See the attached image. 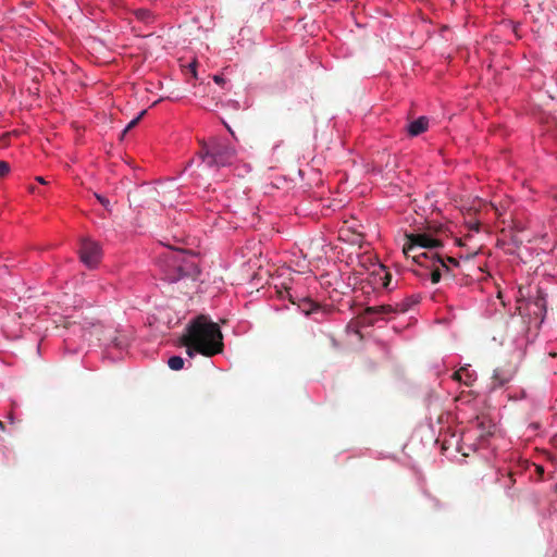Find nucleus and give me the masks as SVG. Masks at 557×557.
I'll return each mask as SVG.
<instances>
[{
	"instance_id": "obj_1",
	"label": "nucleus",
	"mask_w": 557,
	"mask_h": 557,
	"mask_svg": "<svg viewBox=\"0 0 557 557\" xmlns=\"http://www.w3.org/2000/svg\"><path fill=\"white\" fill-rule=\"evenodd\" d=\"M188 342L196 351L206 357H212L223 350V335L219 325L209 321L205 315L193 320L186 330Z\"/></svg>"
},
{
	"instance_id": "obj_2",
	"label": "nucleus",
	"mask_w": 557,
	"mask_h": 557,
	"mask_svg": "<svg viewBox=\"0 0 557 557\" xmlns=\"http://www.w3.org/2000/svg\"><path fill=\"white\" fill-rule=\"evenodd\" d=\"M442 230V225H429L426 232L406 234V244L403 247L404 255L409 256L410 250L428 249V251H433L435 248L443 247V242L435 237V235L440 234Z\"/></svg>"
},
{
	"instance_id": "obj_3",
	"label": "nucleus",
	"mask_w": 557,
	"mask_h": 557,
	"mask_svg": "<svg viewBox=\"0 0 557 557\" xmlns=\"http://www.w3.org/2000/svg\"><path fill=\"white\" fill-rule=\"evenodd\" d=\"M413 261L425 269L424 272L414 271L416 275H429L433 284H437L443 274L449 275V265L440 253H418L413 256Z\"/></svg>"
},
{
	"instance_id": "obj_4",
	"label": "nucleus",
	"mask_w": 557,
	"mask_h": 557,
	"mask_svg": "<svg viewBox=\"0 0 557 557\" xmlns=\"http://www.w3.org/2000/svg\"><path fill=\"white\" fill-rule=\"evenodd\" d=\"M199 156L208 166L231 165L236 157V151L230 145L222 141H214L211 146L201 148Z\"/></svg>"
},
{
	"instance_id": "obj_5",
	"label": "nucleus",
	"mask_w": 557,
	"mask_h": 557,
	"mask_svg": "<svg viewBox=\"0 0 557 557\" xmlns=\"http://www.w3.org/2000/svg\"><path fill=\"white\" fill-rule=\"evenodd\" d=\"M79 256L84 264L94 268L100 261L101 250L96 242L84 239L81 244Z\"/></svg>"
},
{
	"instance_id": "obj_6",
	"label": "nucleus",
	"mask_w": 557,
	"mask_h": 557,
	"mask_svg": "<svg viewBox=\"0 0 557 557\" xmlns=\"http://www.w3.org/2000/svg\"><path fill=\"white\" fill-rule=\"evenodd\" d=\"M517 309L520 315L529 317V322H531V315L533 314L535 318H540V323H542L546 313L545 299L542 296H539L535 300L527 302L524 306H518Z\"/></svg>"
},
{
	"instance_id": "obj_7",
	"label": "nucleus",
	"mask_w": 557,
	"mask_h": 557,
	"mask_svg": "<svg viewBox=\"0 0 557 557\" xmlns=\"http://www.w3.org/2000/svg\"><path fill=\"white\" fill-rule=\"evenodd\" d=\"M392 312H394V308L391 305L368 307L364 309L360 319H361L362 324L372 325L377 320L376 318H374V315H384V314H389Z\"/></svg>"
},
{
	"instance_id": "obj_8",
	"label": "nucleus",
	"mask_w": 557,
	"mask_h": 557,
	"mask_svg": "<svg viewBox=\"0 0 557 557\" xmlns=\"http://www.w3.org/2000/svg\"><path fill=\"white\" fill-rule=\"evenodd\" d=\"M471 423L472 426L478 431V436L481 440L491 436L496 428L493 421L485 414L478 416Z\"/></svg>"
},
{
	"instance_id": "obj_9",
	"label": "nucleus",
	"mask_w": 557,
	"mask_h": 557,
	"mask_svg": "<svg viewBox=\"0 0 557 557\" xmlns=\"http://www.w3.org/2000/svg\"><path fill=\"white\" fill-rule=\"evenodd\" d=\"M429 120L425 116H420L408 125V133L411 136H418L428 129Z\"/></svg>"
},
{
	"instance_id": "obj_10",
	"label": "nucleus",
	"mask_w": 557,
	"mask_h": 557,
	"mask_svg": "<svg viewBox=\"0 0 557 557\" xmlns=\"http://www.w3.org/2000/svg\"><path fill=\"white\" fill-rule=\"evenodd\" d=\"M510 380H511L510 373H508L502 369H496L492 376V389L504 386Z\"/></svg>"
},
{
	"instance_id": "obj_11",
	"label": "nucleus",
	"mask_w": 557,
	"mask_h": 557,
	"mask_svg": "<svg viewBox=\"0 0 557 557\" xmlns=\"http://www.w3.org/2000/svg\"><path fill=\"white\" fill-rule=\"evenodd\" d=\"M453 379L458 382H462L467 386H471L473 382V375L467 368H460L454 372Z\"/></svg>"
},
{
	"instance_id": "obj_12",
	"label": "nucleus",
	"mask_w": 557,
	"mask_h": 557,
	"mask_svg": "<svg viewBox=\"0 0 557 557\" xmlns=\"http://www.w3.org/2000/svg\"><path fill=\"white\" fill-rule=\"evenodd\" d=\"M298 308L301 310V312H304L306 315H309L311 313H313L314 311H317L320 307L318 304H315L314 301H312L311 299H302L299 304H298Z\"/></svg>"
},
{
	"instance_id": "obj_13",
	"label": "nucleus",
	"mask_w": 557,
	"mask_h": 557,
	"mask_svg": "<svg viewBox=\"0 0 557 557\" xmlns=\"http://www.w3.org/2000/svg\"><path fill=\"white\" fill-rule=\"evenodd\" d=\"M168 366L174 371H178L184 367V359L180 356H173L168 360Z\"/></svg>"
},
{
	"instance_id": "obj_14",
	"label": "nucleus",
	"mask_w": 557,
	"mask_h": 557,
	"mask_svg": "<svg viewBox=\"0 0 557 557\" xmlns=\"http://www.w3.org/2000/svg\"><path fill=\"white\" fill-rule=\"evenodd\" d=\"M134 14L137 17V20L145 22V23L150 22L152 18L151 12L147 9H138L134 12Z\"/></svg>"
},
{
	"instance_id": "obj_15",
	"label": "nucleus",
	"mask_w": 557,
	"mask_h": 557,
	"mask_svg": "<svg viewBox=\"0 0 557 557\" xmlns=\"http://www.w3.org/2000/svg\"><path fill=\"white\" fill-rule=\"evenodd\" d=\"M181 341H182V344H183L184 346H186V347H187V350H186L187 355H188L189 357H194V356H195V352H197V351H196V347H194V346L188 342V337L184 334V335L182 336Z\"/></svg>"
},
{
	"instance_id": "obj_16",
	"label": "nucleus",
	"mask_w": 557,
	"mask_h": 557,
	"mask_svg": "<svg viewBox=\"0 0 557 557\" xmlns=\"http://www.w3.org/2000/svg\"><path fill=\"white\" fill-rule=\"evenodd\" d=\"M146 114V110L141 111L139 113V115L135 119H133L128 124L127 126L125 127V129L123 131V133L125 134L126 132H128L129 129H132L133 127H135L138 122L140 121V119Z\"/></svg>"
},
{
	"instance_id": "obj_17",
	"label": "nucleus",
	"mask_w": 557,
	"mask_h": 557,
	"mask_svg": "<svg viewBox=\"0 0 557 557\" xmlns=\"http://www.w3.org/2000/svg\"><path fill=\"white\" fill-rule=\"evenodd\" d=\"M444 261L449 265V270L451 269V267L459 265V261L454 257H446V258H444ZM449 276L454 277V275L450 272H449Z\"/></svg>"
},
{
	"instance_id": "obj_18",
	"label": "nucleus",
	"mask_w": 557,
	"mask_h": 557,
	"mask_svg": "<svg viewBox=\"0 0 557 557\" xmlns=\"http://www.w3.org/2000/svg\"><path fill=\"white\" fill-rule=\"evenodd\" d=\"M10 172V165L7 161H0V177L5 176Z\"/></svg>"
},
{
	"instance_id": "obj_19",
	"label": "nucleus",
	"mask_w": 557,
	"mask_h": 557,
	"mask_svg": "<svg viewBox=\"0 0 557 557\" xmlns=\"http://www.w3.org/2000/svg\"><path fill=\"white\" fill-rule=\"evenodd\" d=\"M381 280H382L383 287L388 288L391 280H392L391 273L385 272L384 276Z\"/></svg>"
},
{
	"instance_id": "obj_20",
	"label": "nucleus",
	"mask_w": 557,
	"mask_h": 557,
	"mask_svg": "<svg viewBox=\"0 0 557 557\" xmlns=\"http://www.w3.org/2000/svg\"><path fill=\"white\" fill-rule=\"evenodd\" d=\"M418 253H436L435 251H421V250H410V255L408 257H411L413 259L414 255Z\"/></svg>"
},
{
	"instance_id": "obj_21",
	"label": "nucleus",
	"mask_w": 557,
	"mask_h": 557,
	"mask_svg": "<svg viewBox=\"0 0 557 557\" xmlns=\"http://www.w3.org/2000/svg\"><path fill=\"white\" fill-rule=\"evenodd\" d=\"M97 199L100 201L101 205L103 206H108L109 203V200L106 199L104 197L100 196V195H96Z\"/></svg>"
},
{
	"instance_id": "obj_22",
	"label": "nucleus",
	"mask_w": 557,
	"mask_h": 557,
	"mask_svg": "<svg viewBox=\"0 0 557 557\" xmlns=\"http://www.w3.org/2000/svg\"><path fill=\"white\" fill-rule=\"evenodd\" d=\"M213 79H214V82H215L216 84H219V85H222V84L224 83V78H223L222 76H220V75H215V76L213 77Z\"/></svg>"
},
{
	"instance_id": "obj_23",
	"label": "nucleus",
	"mask_w": 557,
	"mask_h": 557,
	"mask_svg": "<svg viewBox=\"0 0 557 557\" xmlns=\"http://www.w3.org/2000/svg\"><path fill=\"white\" fill-rule=\"evenodd\" d=\"M36 181H37V182H39L40 184H46V183H47V182L45 181V178H44V177H41V176H37V177H36Z\"/></svg>"
},
{
	"instance_id": "obj_24",
	"label": "nucleus",
	"mask_w": 557,
	"mask_h": 557,
	"mask_svg": "<svg viewBox=\"0 0 557 557\" xmlns=\"http://www.w3.org/2000/svg\"><path fill=\"white\" fill-rule=\"evenodd\" d=\"M4 429V424L2 423V421L0 420V430H3Z\"/></svg>"
},
{
	"instance_id": "obj_25",
	"label": "nucleus",
	"mask_w": 557,
	"mask_h": 557,
	"mask_svg": "<svg viewBox=\"0 0 557 557\" xmlns=\"http://www.w3.org/2000/svg\"><path fill=\"white\" fill-rule=\"evenodd\" d=\"M191 71H193L194 76L196 77V70L194 66L191 67Z\"/></svg>"
},
{
	"instance_id": "obj_26",
	"label": "nucleus",
	"mask_w": 557,
	"mask_h": 557,
	"mask_svg": "<svg viewBox=\"0 0 557 557\" xmlns=\"http://www.w3.org/2000/svg\"><path fill=\"white\" fill-rule=\"evenodd\" d=\"M556 491H557V483H556Z\"/></svg>"
}]
</instances>
